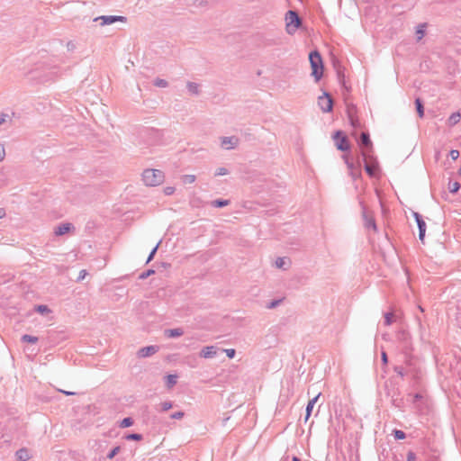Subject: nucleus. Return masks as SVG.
I'll use <instances>...</instances> for the list:
<instances>
[{
	"instance_id": "f257e3e1",
	"label": "nucleus",
	"mask_w": 461,
	"mask_h": 461,
	"mask_svg": "<svg viewBox=\"0 0 461 461\" xmlns=\"http://www.w3.org/2000/svg\"><path fill=\"white\" fill-rule=\"evenodd\" d=\"M309 60L312 67V75L316 81H319L323 75V63L321 54L313 50L309 54Z\"/></svg>"
},
{
	"instance_id": "f03ea898",
	"label": "nucleus",
	"mask_w": 461,
	"mask_h": 461,
	"mask_svg": "<svg viewBox=\"0 0 461 461\" xmlns=\"http://www.w3.org/2000/svg\"><path fill=\"white\" fill-rule=\"evenodd\" d=\"M142 180L146 185L156 186L164 180V174L158 169L149 168L143 171Z\"/></svg>"
},
{
	"instance_id": "7ed1b4c3",
	"label": "nucleus",
	"mask_w": 461,
	"mask_h": 461,
	"mask_svg": "<svg viewBox=\"0 0 461 461\" xmlns=\"http://www.w3.org/2000/svg\"><path fill=\"white\" fill-rule=\"evenodd\" d=\"M286 32L294 34L302 25V20L296 11L289 10L285 14Z\"/></svg>"
},
{
	"instance_id": "20e7f679",
	"label": "nucleus",
	"mask_w": 461,
	"mask_h": 461,
	"mask_svg": "<svg viewBox=\"0 0 461 461\" xmlns=\"http://www.w3.org/2000/svg\"><path fill=\"white\" fill-rule=\"evenodd\" d=\"M362 157L365 162V170L370 176H375L378 170V162L373 154L368 153L366 150L362 152Z\"/></svg>"
},
{
	"instance_id": "39448f33",
	"label": "nucleus",
	"mask_w": 461,
	"mask_h": 461,
	"mask_svg": "<svg viewBox=\"0 0 461 461\" xmlns=\"http://www.w3.org/2000/svg\"><path fill=\"white\" fill-rule=\"evenodd\" d=\"M396 339L401 344L403 353L407 355L411 350V337L409 332L405 330H398Z\"/></svg>"
},
{
	"instance_id": "423d86ee",
	"label": "nucleus",
	"mask_w": 461,
	"mask_h": 461,
	"mask_svg": "<svg viewBox=\"0 0 461 461\" xmlns=\"http://www.w3.org/2000/svg\"><path fill=\"white\" fill-rule=\"evenodd\" d=\"M333 139L335 140V144L338 149L341 151H347L349 149V142L348 137L343 133L341 131H337L334 135Z\"/></svg>"
},
{
	"instance_id": "0eeeda50",
	"label": "nucleus",
	"mask_w": 461,
	"mask_h": 461,
	"mask_svg": "<svg viewBox=\"0 0 461 461\" xmlns=\"http://www.w3.org/2000/svg\"><path fill=\"white\" fill-rule=\"evenodd\" d=\"M93 22H99L101 26H105L116 22H126V17L121 15H102L94 18Z\"/></svg>"
},
{
	"instance_id": "6e6552de",
	"label": "nucleus",
	"mask_w": 461,
	"mask_h": 461,
	"mask_svg": "<svg viewBox=\"0 0 461 461\" xmlns=\"http://www.w3.org/2000/svg\"><path fill=\"white\" fill-rule=\"evenodd\" d=\"M318 104L323 113L331 112L333 107V100L328 93H324L322 96L318 98Z\"/></svg>"
},
{
	"instance_id": "1a4fd4ad",
	"label": "nucleus",
	"mask_w": 461,
	"mask_h": 461,
	"mask_svg": "<svg viewBox=\"0 0 461 461\" xmlns=\"http://www.w3.org/2000/svg\"><path fill=\"white\" fill-rule=\"evenodd\" d=\"M361 208H362V217L364 220V225L366 229H373L375 231L377 230V226L375 223V219L372 215L369 214L367 209L363 204V203H360Z\"/></svg>"
},
{
	"instance_id": "9d476101",
	"label": "nucleus",
	"mask_w": 461,
	"mask_h": 461,
	"mask_svg": "<svg viewBox=\"0 0 461 461\" xmlns=\"http://www.w3.org/2000/svg\"><path fill=\"white\" fill-rule=\"evenodd\" d=\"M358 144L362 149V152L366 150L368 153L372 154V141L370 140V136L368 132H362L360 138L358 140Z\"/></svg>"
},
{
	"instance_id": "9b49d317",
	"label": "nucleus",
	"mask_w": 461,
	"mask_h": 461,
	"mask_svg": "<svg viewBox=\"0 0 461 461\" xmlns=\"http://www.w3.org/2000/svg\"><path fill=\"white\" fill-rule=\"evenodd\" d=\"M239 138L236 136H229V137H221V146L224 149H233L239 144Z\"/></svg>"
},
{
	"instance_id": "f8f14e48",
	"label": "nucleus",
	"mask_w": 461,
	"mask_h": 461,
	"mask_svg": "<svg viewBox=\"0 0 461 461\" xmlns=\"http://www.w3.org/2000/svg\"><path fill=\"white\" fill-rule=\"evenodd\" d=\"M413 217L419 229V240L423 242L426 232V222L419 212H413Z\"/></svg>"
},
{
	"instance_id": "ddd939ff",
	"label": "nucleus",
	"mask_w": 461,
	"mask_h": 461,
	"mask_svg": "<svg viewBox=\"0 0 461 461\" xmlns=\"http://www.w3.org/2000/svg\"><path fill=\"white\" fill-rule=\"evenodd\" d=\"M159 350V347L157 345L147 346L140 348L137 352L138 357H149L156 354Z\"/></svg>"
},
{
	"instance_id": "4468645a",
	"label": "nucleus",
	"mask_w": 461,
	"mask_h": 461,
	"mask_svg": "<svg viewBox=\"0 0 461 461\" xmlns=\"http://www.w3.org/2000/svg\"><path fill=\"white\" fill-rule=\"evenodd\" d=\"M218 348L215 346L204 347L201 352L200 357L203 358H213L217 355Z\"/></svg>"
},
{
	"instance_id": "2eb2a0df",
	"label": "nucleus",
	"mask_w": 461,
	"mask_h": 461,
	"mask_svg": "<svg viewBox=\"0 0 461 461\" xmlns=\"http://www.w3.org/2000/svg\"><path fill=\"white\" fill-rule=\"evenodd\" d=\"M73 225L71 223H61L59 224L56 229H55V231L54 233L57 235V236H62L66 233H68V231H70L71 229H73Z\"/></svg>"
},
{
	"instance_id": "dca6fc26",
	"label": "nucleus",
	"mask_w": 461,
	"mask_h": 461,
	"mask_svg": "<svg viewBox=\"0 0 461 461\" xmlns=\"http://www.w3.org/2000/svg\"><path fill=\"white\" fill-rule=\"evenodd\" d=\"M321 393L317 394L315 397H313L312 399H311L307 405H306V410H305V421H307V420L310 418L311 414H312V409L315 405V403L317 402L319 397H320Z\"/></svg>"
},
{
	"instance_id": "f3484780",
	"label": "nucleus",
	"mask_w": 461,
	"mask_h": 461,
	"mask_svg": "<svg viewBox=\"0 0 461 461\" xmlns=\"http://www.w3.org/2000/svg\"><path fill=\"white\" fill-rule=\"evenodd\" d=\"M15 456L18 461H28L31 458L30 452L25 447L18 449L15 453Z\"/></svg>"
},
{
	"instance_id": "a211bd4d",
	"label": "nucleus",
	"mask_w": 461,
	"mask_h": 461,
	"mask_svg": "<svg viewBox=\"0 0 461 461\" xmlns=\"http://www.w3.org/2000/svg\"><path fill=\"white\" fill-rule=\"evenodd\" d=\"M184 334V330L181 328L170 329L165 330V335L167 338H177Z\"/></svg>"
},
{
	"instance_id": "6ab92c4d",
	"label": "nucleus",
	"mask_w": 461,
	"mask_h": 461,
	"mask_svg": "<svg viewBox=\"0 0 461 461\" xmlns=\"http://www.w3.org/2000/svg\"><path fill=\"white\" fill-rule=\"evenodd\" d=\"M186 87L189 93L193 95H198L200 94L199 85L194 82H187Z\"/></svg>"
},
{
	"instance_id": "aec40b11",
	"label": "nucleus",
	"mask_w": 461,
	"mask_h": 461,
	"mask_svg": "<svg viewBox=\"0 0 461 461\" xmlns=\"http://www.w3.org/2000/svg\"><path fill=\"white\" fill-rule=\"evenodd\" d=\"M415 106L418 113L419 117L422 118L424 116V106L420 98L415 99Z\"/></svg>"
},
{
	"instance_id": "412c9836",
	"label": "nucleus",
	"mask_w": 461,
	"mask_h": 461,
	"mask_svg": "<svg viewBox=\"0 0 461 461\" xmlns=\"http://www.w3.org/2000/svg\"><path fill=\"white\" fill-rule=\"evenodd\" d=\"M460 119H461V114L459 113H454L448 118V124L450 126H454L457 122H459Z\"/></svg>"
},
{
	"instance_id": "4be33fe9",
	"label": "nucleus",
	"mask_w": 461,
	"mask_h": 461,
	"mask_svg": "<svg viewBox=\"0 0 461 461\" xmlns=\"http://www.w3.org/2000/svg\"><path fill=\"white\" fill-rule=\"evenodd\" d=\"M177 382V375H167L166 376V383L168 388L173 387Z\"/></svg>"
},
{
	"instance_id": "5701e85b",
	"label": "nucleus",
	"mask_w": 461,
	"mask_h": 461,
	"mask_svg": "<svg viewBox=\"0 0 461 461\" xmlns=\"http://www.w3.org/2000/svg\"><path fill=\"white\" fill-rule=\"evenodd\" d=\"M230 203L229 200L225 199H216L212 202V205L216 208H221L227 206Z\"/></svg>"
},
{
	"instance_id": "b1692460",
	"label": "nucleus",
	"mask_w": 461,
	"mask_h": 461,
	"mask_svg": "<svg viewBox=\"0 0 461 461\" xmlns=\"http://www.w3.org/2000/svg\"><path fill=\"white\" fill-rule=\"evenodd\" d=\"M21 340L23 342H27V343L34 344V343H36L39 340V339H38V337H35V336H32V335L24 334V335L22 336Z\"/></svg>"
},
{
	"instance_id": "393cba45",
	"label": "nucleus",
	"mask_w": 461,
	"mask_h": 461,
	"mask_svg": "<svg viewBox=\"0 0 461 461\" xmlns=\"http://www.w3.org/2000/svg\"><path fill=\"white\" fill-rule=\"evenodd\" d=\"M347 114H348V120H351V118L357 117V108H356V106L353 105V104L348 105V107H347Z\"/></svg>"
},
{
	"instance_id": "a878e982",
	"label": "nucleus",
	"mask_w": 461,
	"mask_h": 461,
	"mask_svg": "<svg viewBox=\"0 0 461 461\" xmlns=\"http://www.w3.org/2000/svg\"><path fill=\"white\" fill-rule=\"evenodd\" d=\"M133 423H134L133 420L131 417H127L121 420L119 426H120V428L124 429V428L132 426Z\"/></svg>"
},
{
	"instance_id": "bb28decb",
	"label": "nucleus",
	"mask_w": 461,
	"mask_h": 461,
	"mask_svg": "<svg viewBox=\"0 0 461 461\" xmlns=\"http://www.w3.org/2000/svg\"><path fill=\"white\" fill-rule=\"evenodd\" d=\"M181 179L185 185H187L193 184L195 181L196 177L194 175H184L182 176Z\"/></svg>"
},
{
	"instance_id": "cd10ccee",
	"label": "nucleus",
	"mask_w": 461,
	"mask_h": 461,
	"mask_svg": "<svg viewBox=\"0 0 461 461\" xmlns=\"http://www.w3.org/2000/svg\"><path fill=\"white\" fill-rule=\"evenodd\" d=\"M448 189L450 193L456 194L460 189V184L458 182H449Z\"/></svg>"
},
{
	"instance_id": "c85d7f7f",
	"label": "nucleus",
	"mask_w": 461,
	"mask_h": 461,
	"mask_svg": "<svg viewBox=\"0 0 461 461\" xmlns=\"http://www.w3.org/2000/svg\"><path fill=\"white\" fill-rule=\"evenodd\" d=\"M384 324L389 326L393 322L394 315L393 312H385L384 314Z\"/></svg>"
},
{
	"instance_id": "c756f323",
	"label": "nucleus",
	"mask_w": 461,
	"mask_h": 461,
	"mask_svg": "<svg viewBox=\"0 0 461 461\" xmlns=\"http://www.w3.org/2000/svg\"><path fill=\"white\" fill-rule=\"evenodd\" d=\"M127 440L140 441L142 439V435L139 433H131L125 436Z\"/></svg>"
},
{
	"instance_id": "7c9ffc66",
	"label": "nucleus",
	"mask_w": 461,
	"mask_h": 461,
	"mask_svg": "<svg viewBox=\"0 0 461 461\" xmlns=\"http://www.w3.org/2000/svg\"><path fill=\"white\" fill-rule=\"evenodd\" d=\"M276 267L281 269H286V261L284 258H277L276 260Z\"/></svg>"
},
{
	"instance_id": "2f4dec72",
	"label": "nucleus",
	"mask_w": 461,
	"mask_h": 461,
	"mask_svg": "<svg viewBox=\"0 0 461 461\" xmlns=\"http://www.w3.org/2000/svg\"><path fill=\"white\" fill-rule=\"evenodd\" d=\"M283 299H276V300H273L271 302H269L267 304V309H275L276 307L279 306L282 303Z\"/></svg>"
},
{
	"instance_id": "473e14b6",
	"label": "nucleus",
	"mask_w": 461,
	"mask_h": 461,
	"mask_svg": "<svg viewBox=\"0 0 461 461\" xmlns=\"http://www.w3.org/2000/svg\"><path fill=\"white\" fill-rule=\"evenodd\" d=\"M393 437L395 439H404L406 438V434L404 431L400 429L393 430Z\"/></svg>"
},
{
	"instance_id": "72a5a7b5",
	"label": "nucleus",
	"mask_w": 461,
	"mask_h": 461,
	"mask_svg": "<svg viewBox=\"0 0 461 461\" xmlns=\"http://www.w3.org/2000/svg\"><path fill=\"white\" fill-rule=\"evenodd\" d=\"M172 406H173L172 402H170V401L163 402L160 404V407H161L160 411H167L170 410L172 408Z\"/></svg>"
},
{
	"instance_id": "f704fd0d",
	"label": "nucleus",
	"mask_w": 461,
	"mask_h": 461,
	"mask_svg": "<svg viewBox=\"0 0 461 461\" xmlns=\"http://www.w3.org/2000/svg\"><path fill=\"white\" fill-rule=\"evenodd\" d=\"M154 86L158 87H167L168 86V83L161 78H156L154 81Z\"/></svg>"
},
{
	"instance_id": "c9c22d12",
	"label": "nucleus",
	"mask_w": 461,
	"mask_h": 461,
	"mask_svg": "<svg viewBox=\"0 0 461 461\" xmlns=\"http://www.w3.org/2000/svg\"><path fill=\"white\" fill-rule=\"evenodd\" d=\"M121 450V447L119 446L114 447L108 454L107 458L113 459Z\"/></svg>"
},
{
	"instance_id": "e433bc0d",
	"label": "nucleus",
	"mask_w": 461,
	"mask_h": 461,
	"mask_svg": "<svg viewBox=\"0 0 461 461\" xmlns=\"http://www.w3.org/2000/svg\"><path fill=\"white\" fill-rule=\"evenodd\" d=\"M348 121H349V122H350V125H351L354 129L360 128L361 123H360V122H359V120H358L357 116V117H355V118H351V120H348Z\"/></svg>"
},
{
	"instance_id": "4c0bfd02",
	"label": "nucleus",
	"mask_w": 461,
	"mask_h": 461,
	"mask_svg": "<svg viewBox=\"0 0 461 461\" xmlns=\"http://www.w3.org/2000/svg\"><path fill=\"white\" fill-rule=\"evenodd\" d=\"M229 174V171L227 168L225 167H219L215 173H214V176H225V175H228Z\"/></svg>"
},
{
	"instance_id": "58836bf2",
	"label": "nucleus",
	"mask_w": 461,
	"mask_h": 461,
	"mask_svg": "<svg viewBox=\"0 0 461 461\" xmlns=\"http://www.w3.org/2000/svg\"><path fill=\"white\" fill-rule=\"evenodd\" d=\"M159 244H160V241L152 249V250L150 251V253L148 257L147 263H149V261H151L154 258V256L158 250Z\"/></svg>"
},
{
	"instance_id": "ea45409f",
	"label": "nucleus",
	"mask_w": 461,
	"mask_h": 461,
	"mask_svg": "<svg viewBox=\"0 0 461 461\" xmlns=\"http://www.w3.org/2000/svg\"><path fill=\"white\" fill-rule=\"evenodd\" d=\"M154 273H155V271L153 269H148L147 271L142 272L140 275L139 278L141 280L146 279L147 277H149L150 275H152Z\"/></svg>"
},
{
	"instance_id": "a19ab883",
	"label": "nucleus",
	"mask_w": 461,
	"mask_h": 461,
	"mask_svg": "<svg viewBox=\"0 0 461 461\" xmlns=\"http://www.w3.org/2000/svg\"><path fill=\"white\" fill-rule=\"evenodd\" d=\"M223 351L226 353V355L229 358H233L236 355V351L234 348H227V349H223Z\"/></svg>"
},
{
	"instance_id": "79ce46f5",
	"label": "nucleus",
	"mask_w": 461,
	"mask_h": 461,
	"mask_svg": "<svg viewBox=\"0 0 461 461\" xmlns=\"http://www.w3.org/2000/svg\"><path fill=\"white\" fill-rule=\"evenodd\" d=\"M185 413L183 411H176V412H174L170 415V418L171 419H174V420H180L184 417Z\"/></svg>"
},
{
	"instance_id": "37998d69",
	"label": "nucleus",
	"mask_w": 461,
	"mask_h": 461,
	"mask_svg": "<svg viewBox=\"0 0 461 461\" xmlns=\"http://www.w3.org/2000/svg\"><path fill=\"white\" fill-rule=\"evenodd\" d=\"M449 156H450V158H451L453 160H456V159H457V158H458V157H459V151H458V150H456V149H452V150H450V152H449Z\"/></svg>"
},
{
	"instance_id": "c03bdc74",
	"label": "nucleus",
	"mask_w": 461,
	"mask_h": 461,
	"mask_svg": "<svg viewBox=\"0 0 461 461\" xmlns=\"http://www.w3.org/2000/svg\"><path fill=\"white\" fill-rule=\"evenodd\" d=\"M406 461H416V454L413 451H409Z\"/></svg>"
},
{
	"instance_id": "a18cd8bd",
	"label": "nucleus",
	"mask_w": 461,
	"mask_h": 461,
	"mask_svg": "<svg viewBox=\"0 0 461 461\" xmlns=\"http://www.w3.org/2000/svg\"><path fill=\"white\" fill-rule=\"evenodd\" d=\"M175 190H176V189H175V187H173V186H167V187L164 189V193H165V194H167V195H171V194H174Z\"/></svg>"
},
{
	"instance_id": "49530a36",
	"label": "nucleus",
	"mask_w": 461,
	"mask_h": 461,
	"mask_svg": "<svg viewBox=\"0 0 461 461\" xmlns=\"http://www.w3.org/2000/svg\"><path fill=\"white\" fill-rule=\"evenodd\" d=\"M416 32L418 34V39H421L423 37V35H424L423 25L419 26V28H418Z\"/></svg>"
},
{
	"instance_id": "de8ad7c7",
	"label": "nucleus",
	"mask_w": 461,
	"mask_h": 461,
	"mask_svg": "<svg viewBox=\"0 0 461 461\" xmlns=\"http://www.w3.org/2000/svg\"><path fill=\"white\" fill-rule=\"evenodd\" d=\"M37 311L41 312V313H44V312H49V308H48L47 305H39L38 308H37Z\"/></svg>"
},
{
	"instance_id": "09e8293b",
	"label": "nucleus",
	"mask_w": 461,
	"mask_h": 461,
	"mask_svg": "<svg viewBox=\"0 0 461 461\" xmlns=\"http://www.w3.org/2000/svg\"><path fill=\"white\" fill-rule=\"evenodd\" d=\"M86 275H87L86 270H84V269L81 270L79 272V276H77V281H82L86 277Z\"/></svg>"
},
{
	"instance_id": "8fccbe9b",
	"label": "nucleus",
	"mask_w": 461,
	"mask_h": 461,
	"mask_svg": "<svg viewBox=\"0 0 461 461\" xmlns=\"http://www.w3.org/2000/svg\"><path fill=\"white\" fill-rule=\"evenodd\" d=\"M67 49L68 51H73L76 49V44L73 41H68L67 43Z\"/></svg>"
},
{
	"instance_id": "3c124183",
	"label": "nucleus",
	"mask_w": 461,
	"mask_h": 461,
	"mask_svg": "<svg viewBox=\"0 0 461 461\" xmlns=\"http://www.w3.org/2000/svg\"><path fill=\"white\" fill-rule=\"evenodd\" d=\"M5 150L3 145L0 144V161H2L5 158Z\"/></svg>"
},
{
	"instance_id": "603ef678",
	"label": "nucleus",
	"mask_w": 461,
	"mask_h": 461,
	"mask_svg": "<svg viewBox=\"0 0 461 461\" xmlns=\"http://www.w3.org/2000/svg\"><path fill=\"white\" fill-rule=\"evenodd\" d=\"M394 371L401 376H403V368L402 366H395Z\"/></svg>"
},
{
	"instance_id": "864d4df0",
	"label": "nucleus",
	"mask_w": 461,
	"mask_h": 461,
	"mask_svg": "<svg viewBox=\"0 0 461 461\" xmlns=\"http://www.w3.org/2000/svg\"><path fill=\"white\" fill-rule=\"evenodd\" d=\"M7 117L8 115L5 113L0 114V125H2L6 121Z\"/></svg>"
},
{
	"instance_id": "5fc2aeb1",
	"label": "nucleus",
	"mask_w": 461,
	"mask_h": 461,
	"mask_svg": "<svg viewBox=\"0 0 461 461\" xmlns=\"http://www.w3.org/2000/svg\"><path fill=\"white\" fill-rule=\"evenodd\" d=\"M382 361L384 364H387L388 362V357H387V354L385 352H382Z\"/></svg>"
},
{
	"instance_id": "6e6d98bb",
	"label": "nucleus",
	"mask_w": 461,
	"mask_h": 461,
	"mask_svg": "<svg viewBox=\"0 0 461 461\" xmlns=\"http://www.w3.org/2000/svg\"><path fill=\"white\" fill-rule=\"evenodd\" d=\"M5 215V211L4 208H0V219L4 218Z\"/></svg>"
},
{
	"instance_id": "4d7b16f0",
	"label": "nucleus",
	"mask_w": 461,
	"mask_h": 461,
	"mask_svg": "<svg viewBox=\"0 0 461 461\" xmlns=\"http://www.w3.org/2000/svg\"><path fill=\"white\" fill-rule=\"evenodd\" d=\"M61 392H62L64 394H66V395H75V394H76V393H74V392H69V391H63V390H62Z\"/></svg>"
},
{
	"instance_id": "13d9d810",
	"label": "nucleus",
	"mask_w": 461,
	"mask_h": 461,
	"mask_svg": "<svg viewBox=\"0 0 461 461\" xmlns=\"http://www.w3.org/2000/svg\"><path fill=\"white\" fill-rule=\"evenodd\" d=\"M346 163H347V165H348V167L349 168H351V169L353 168V163L352 162H349L348 160H347Z\"/></svg>"
},
{
	"instance_id": "bf43d9fd",
	"label": "nucleus",
	"mask_w": 461,
	"mask_h": 461,
	"mask_svg": "<svg viewBox=\"0 0 461 461\" xmlns=\"http://www.w3.org/2000/svg\"><path fill=\"white\" fill-rule=\"evenodd\" d=\"M338 77H339L340 82L344 85V77L340 75V73L338 74Z\"/></svg>"
},
{
	"instance_id": "052dcab7",
	"label": "nucleus",
	"mask_w": 461,
	"mask_h": 461,
	"mask_svg": "<svg viewBox=\"0 0 461 461\" xmlns=\"http://www.w3.org/2000/svg\"><path fill=\"white\" fill-rule=\"evenodd\" d=\"M414 398H415V401L420 400L421 398V395L420 393H416Z\"/></svg>"
},
{
	"instance_id": "680f3d73",
	"label": "nucleus",
	"mask_w": 461,
	"mask_h": 461,
	"mask_svg": "<svg viewBox=\"0 0 461 461\" xmlns=\"http://www.w3.org/2000/svg\"><path fill=\"white\" fill-rule=\"evenodd\" d=\"M293 461H302L298 456H294Z\"/></svg>"
},
{
	"instance_id": "e2e57ef3",
	"label": "nucleus",
	"mask_w": 461,
	"mask_h": 461,
	"mask_svg": "<svg viewBox=\"0 0 461 461\" xmlns=\"http://www.w3.org/2000/svg\"><path fill=\"white\" fill-rule=\"evenodd\" d=\"M459 175H461V167L459 168V171H458Z\"/></svg>"
}]
</instances>
